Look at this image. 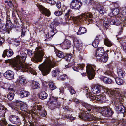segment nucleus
<instances>
[{"instance_id":"f257e3e1","label":"nucleus","mask_w":126,"mask_h":126,"mask_svg":"<svg viewBox=\"0 0 126 126\" xmlns=\"http://www.w3.org/2000/svg\"><path fill=\"white\" fill-rule=\"evenodd\" d=\"M26 57V54L23 53L20 56H17L14 59L12 60H7L5 61L6 63L12 62L13 65L14 67L17 69H21L23 72L29 71L33 75H36L37 73L33 68L24 63Z\"/></svg>"},{"instance_id":"f03ea898","label":"nucleus","mask_w":126,"mask_h":126,"mask_svg":"<svg viewBox=\"0 0 126 126\" xmlns=\"http://www.w3.org/2000/svg\"><path fill=\"white\" fill-rule=\"evenodd\" d=\"M55 66V63L52 58L48 57L46 58L43 62L39 65L38 68L43 75H47L50 72L51 68Z\"/></svg>"},{"instance_id":"7ed1b4c3","label":"nucleus","mask_w":126,"mask_h":126,"mask_svg":"<svg viewBox=\"0 0 126 126\" xmlns=\"http://www.w3.org/2000/svg\"><path fill=\"white\" fill-rule=\"evenodd\" d=\"M40 48V47H37L36 48L37 51L34 53V55H33V53L31 50H28L27 53L29 55L30 57H32L33 59L36 62H40L41 60L42 57L43 56L44 53L41 50H39Z\"/></svg>"},{"instance_id":"20e7f679","label":"nucleus","mask_w":126,"mask_h":126,"mask_svg":"<svg viewBox=\"0 0 126 126\" xmlns=\"http://www.w3.org/2000/svg\"><path fill=\"white\" fill-rule=\"evenodd\" d=\"M81 105L84 107L86 109V111H84V112H85V113H83V114H82L81 116V117L83 118L86 117L87 120L88 121H91L92 120H95L96 119V118L94 116L93 114H92V116H88L89 115L88 113L87 112V111L90 112L91 111V109H92L93 108V106L91 105L90 104L86 103L84 102H82ZM91 114H90L91 115Z\"/></svg>"},{"instance_id":"39448f33","label":"nucleus","mask_w":126,"mask_h":126,"mask_svg":"<svg viewBox=\"0 0 126 126\" xmlns=\"http://www.w3.org/2000/svg\"><path fill=\"white\" fill-rule=\"evenodd\" d=\"M88 88L86 87L85 88V90L86 92L87 97L88 98H90L91 100H95L97 102L99 103H101L103 101H104L106 99V97L104 96L103 94H102L101 95H99L95 96L94 95L92 94L90 92H88Z\"/></svg>"},{"instance_id":"423d86ee","label":"nucleus","mask_w":126,"mask_h":126,"mask_svg":"<svg viewBox=\"0 0 126 126\" xmlns=\"http://www.w3.org/2000/svg\"><path fill=\"white\" fill-rule=\"evenodd\" d=\"M93 16V15L90 13H85L75 18L74 20V22L75 23H79L82 19H84L85 20L87 21L89 23H92Z\"/></svg>"},{"instance_id":"0eeeda50","label":"nucleus","mask_w":126,"mask_h":126,"mask_svg":"<svg viewBox=\"0 0 126 126\" xmlns=\"http://www.w3.org/2000/svg\"><path fill=\"white\" fill-rule=\"evenodd\" d=\"M121 91L118 89H116L115 90H109L108 91L109 96L112 98V99L115 101L116 100L118 101L120 98L121 94Z\"/></svg>"},{"instance_id":"6e6552de","label":"nucleus","mask_w":126,"mask_h":126,"mask_svg":"<svg viewBox=\"0 0 126 126\" xmlns=\"http://www.w3.org/2000/svg\"><path fill=\"white\" fill-rule=\"evenodd\" d=\"M96 66L94 65L89 64L86 67V71L90 80L94 78L95 75Z\"/></svg>"},{"instance_id":"1a4fd4ad","label":"nucleus","mask_w":126,"mask_h":126,"mask_svg":"<svg viewBox=\"0 0 126 126\" xmlns=\"http://www.w3.org/2000/svg\"><path fill=\"white\" fill-rule=\"evenodd\" d=\"M100 110L101 114L105 117H111L114 113L112 110L109 106L102 107Z\"/></svg>"},{"instance_id":"9d476101","label":"nucleus","mask_w":126,"mask_h":126,"mask_svg":"<svg viewBox=\"0 0 126 126\" xmlns=\"http://www.w3.org/2000/svg\"><path fill=\"white\" fill-rule=\"evenodd\" d=\"M82 3L80 0H72L70 4V7L74 10H79L82 5Z\"/></svg>"},{"instance_id":"9b49d317","label":"nucleus","mask_w":126,"mask_h":126,"mask_svg":"<svg viewBox=\"0 0 126 126\" xmlns=\"http://www.w3.org/2000/svg\"><path fill=\"white\" fill-rule=\"evenodd\" d=\"M33 111L35 112H33L35 114H36V112H38L39 114L42 116L44 117L46 115V113L44 111V109L40 105H37L34 107L33 109Z\"/></svg>"},{"instance_id":"f8f14e48","label":"nucleus","mask_w":126,"mask_h":126,"mask_svg":"<svg viewBox=\"0 0 126 126\" xmlns=\"http://www.w3.org/2000/svg\"><path fill=\"white\" fill-rule=\"evenodd\" d=\"M57 98L53 96H51L49 98V102L51 106L54 108H59L60 105V102L57 100Z\"/></svg>"},{"instance_id":"ddd939ff","label":"nucleus","mask_w":126,"mask_h":126,"mask_svg":"<svg viewBox=\"0 0 126 126\" xmlns=\"http://www.w3.org/2000/svg\"><path fill=\"white\" fill-rule=\"evenodd\" d=\"M38 8L41 12L43 14L45 15V16H49L50 14V12L49 11L44 8L42 5H39L38 6Z\"/></svg>"},{"instance_id":"4468645a","label":"nucleus","mask_w":126,"mask_h":126,"mask_svg":"<svg viewBox=\"0 0 126 126\" xmlns=\"http://www.w3.org/2000/svg\"><path fill=\"white\" fill-rule=\"evenodd\" d=\"M4 76L6 79H12L14 77V72L10 70H8L4 74Z\"/></svg>"},{"instance_id":"2eb2a0df","label":"nucleus","mask_w":126,"mask_h":126,"mask_svg":"<svg viewBox=\"0 0 126 126\" xmlns=\"http://www.w3.org/2000/svg\"><path fill=\"white\" fill-rule=\"evenodd\" d=\"M10 121L13 123L16 124H19L20 123L19 118L18 116L11 115L10 117Z\"/></svg>"},{"instance_id":"dca6fc26","label":"nucleus","mask_w":126,"mask_h":126,"mask_svg":"<svg viewBox=\"0 0 126 126\" xmlns=\"http://www.w3.org/2000/svg\"><path fill=\"white\" fill-rule=\"evenodd\" d=\"M102 89V87L101 86L97 85L95 86L93 88H92V91L94 94H96L99 93Z\"/></svg>"},{"instance_id":"f3484780","label":"nucleus","mask_w":126,"mask_h":126,"mask_svg":"<svg viewBox=\"0 0 126 126\" xmlns=\"http://www.w3.org/2000/svg\"><path fill=\"white\" fill-rule=\"evenodd\" d=\"M13 51L11 49L9 50H6L4 51L3 55V57H5L6 56L7 57H9L11 56L13 54Z\"/></svg>"},{"instance_id":"a211bd4d","label":"nucleus","mask_w":126,"mask_h":126,"mask_svg":"<svg viewBox=\"0 0 126 126\" xmlns=\"http://www.w3.org/2000/svg\"><path fill=\"white\" fill-rule=\"evenodd\" d=\"M104 50L103 47L99 48L97 49L96 53V57H100L104 55Z\"/></svg>"},{"instance_id":"6ab92c4d","label":"nucleus","mask_w":126,"mask_h":126,"mask_svg":"<svg viewBox=\"0 0 126 126\" xmlns=\"http://www.w3.org/2000/svg\"><path fill=\"white\" fill-rule=\"evenodd\" d=\"M100 79L101 80H102V81L106 84H111L112 82L111 79L106 77H104L103 78H101Z\"/></svg>"},{"instance_id":"aec40b11","label":"nucleus","mask_w":126,"mask_h":126,"mask_svg":"<svg viewBox=\"0 0 126 126\" xmlns=\"http://www.w3.org/2000/svg\"><path fill=\"white\" fill-rule=\"evenodd\" d=\"M110 23L111 24L118 26L120 24V22L115 18H114L113 19L110 21Z\"/></svg>"},{"instance_id":"412c9836","label":"nucleus","mask_w":126,"mask_h":126,"mask_svg":"<svg viewBox=\"0 0 126 126\" xmlns=\"http://www.w3.org/2000/svg\"><path fill=\"white\" fill-rule=\"evenodd\" d=\"M86 29L84 27H80L79 28L77 34L78 35H81L86 33Z\"/></svg>"},{"instance_id":"4be33fe9","label":"nucleus","mask_w":126,"mask_h":126,"mask_svg":"<svg viewBox=\"0 0 126 126\" xmlns=\"http://www.w3.org/2000/svg\"><path fill=\"white\" fill-rule=\"evenodd\" d=\"M29 94V93L28 92L24 90L21 91L20 93V95L21 98L27 97Z\"/></svg>"},{"instance_id":"5701e85b","label":"nucleus","mask_w":126,"mask_h":126,"mask_svg":"<svg viewBox=\"0 0 126 126\" xmlns=\"http://www.w3.org/2000/svg\"><path fill=\"white\" fill-rule=\"evenodd\" d=\"M48 96L47 94L44 91L42 92L39 94V98L42 100L47 98Z\"/></svg>"},{"instance_id":"b1692460","label":"nucleus","mask_w":126,"mask_h":126,"mask_svg":"<svg viewBox=\"0 0 126 126\" xmlns=\"http://www.w3.org/2000/svg\"><path fill=\"white\" fill-rule=\"evenodd\" d=\"M99 42V40L98 38L97 37L95 40L92 43V45L95 48L97 47Z\"/></svg>"},{"instance_id":"393cba45","label":"nucleus","mask_w":126,"mask_h":126,"mask_svg":"<svg viewBox=\"0 0 126 126\" xmlns=\"http://www.w3.org/2000/svg\"><path fill=\"white\" fill-rule=\"evenodd\" d=\"M84 65L83 64H79L78 66L73 67V70L76 71H79V70L80 69L83 70V67Z\"/></svg>"},{"instance_id":"a878e982","label":"nucleus","mask_w":126,"mask_h":126,"mask_svg":"<svg viewBox=\"0 0 126 126\" xmlns=\"http://www.w3.org/2000/svg\"><path fill=\"white\" fill-rule=\"evenodd\" d=\"M58 80H64L66 78L67 76L66 75H63L62 73L61 72H59V74L58 75Z\"/></svg>"},{"instance_id":"bb28decb","label":"nucleus","mask_w":126,"mask_h":126,"mask_svg":"<svg viewBox=\"0 0 126 126\" xmlns=\"http://www.w3.org/2000/svg\"><path fill=\"white\" fill-rule=\"evenodd\" d=\"M117 73L118 76L120 78H122L125 76L124 72L121 69H117Z\"/></svg>"},{"instance_id":"cd10ccee","label":"nucleus","mask_w":126,"mask_h":126,"mask_svg":"<svg viewBox=\"0 0 126 126\" xmlns=\"http://www.w3.org/2000/svg\"><path fill=\"white\" fill-rule=\"evenodd\" d=\"M20 109L23 111L26 112L28 110L27 105L25 103H22L21 104Z\"/></svg>"},{"instance_id":"c85d7f7f","label":"nucleus","mask_w":126,"mask_h":126,"mask_svg":"<svg viewBox=\"0 0 126 126\" xmlns=\"http://www.w3.org/2000/svg\"><path fill=\"white\" fill-rule=\"evenodd\" d=\"M56 55L59 57L63 58H64L65 56V54L61 51H57L56 52Z\"/></svg>"},{"instance_id":"c756f323","label":"nucleus","mask_w":126,"mask_h":126,"mask_svg":"<svg viewBox=\"0 0 126 126\" xmlns=\"http://www.w3.org/2000/svg\"><path fill=\"white\" fill-rule=\"evenodd\" d=\"M116 107L117 109V110L119 111L120 112L123 113L124 112L125 108L123 106L120 105V106H116Z\"/></svg>"},{"instance_id":"7c9ffc66","label":"nucleus","mask_w":126,"mask_h":126,"mask_svg":"<svg viewBox=\"0 0 126 126\" xmlns=\"http://www.w3.org/2000/svg\"><path fill=\"white\" fill-rule=\"evenodd\" d=\"M100 58H97L98 59H99V61L103 62H105L107 60V57L106 55H103L102 56L100 57Z\"/></svg>"},{"instance_id":"2f4dec72","label":"nucleus","mask_w":126,"mask_h":126,"mask_svg":"<svg viewBox=\"0 0 126 126\" xmlns=\"http://www.w3.org/2000/svg\"><path fill=\"white\" fill-rule=\"evenodd\" d=\"M97 9L100 13L102 14H104L106 11L104 9V7L102 6H100L98 7Z\"/></svg>"},{"instance_id":"473e14b6","label":"nucleus","mask_w":126,"mask_h":126,"mask_svg":"<svg viewBox=\"0 0 126 126\" xmlns=\"http://www.w3.org/2000/svg\"><path fill=\"white\" fill-rule=\"evenodd\" d=\"M115 81L116 83L119 85H122L123 83V80L120 78H116Z\"/></svg>"},{"instance_id":"72a5a7b5","label":"nucleus","mask_w":126,"mask_h":126,"mask_svg":"<svg viewBox=\"0 0 126 126\" xmlns=\"http://www.w3.org/2000/svg\"><path fill=\"white\" fill-rule=\"evenodd\" d=\"M104 44L108 47H110L112 45V43L109 40L105 39L104 41Z\"/></svg>"},{"instance_id":"f704fd0d","label":"nucleus","mask_w":126,"mask_h":126,"mask_svg":"<svg viewBox=\"0 0 126 126\" xmlns=\"http://www.w3.org/2000/svg\"><path fill=\"white\" fill-rule=\"evenodd\" d=\"M74 43L75 45L77 48H79L82 47V44L81 43H79L78 40H77V41L74 40Z\"/></svg>"},{"instance_id":"c9c22d12","label":"nucleus","mask_w":126,"mask_h":126,"mask_svg":"<svg viewBox=\"0 0 126 126\" xmlns=\"http://www.w3.org/2000/svg\"><path fill=\"white\" fill-rule=\"evenodd\" d=\"M20 78L19 82L20 83L25 84L26 83V79L24 77L22 76L20 77Z\"/></svg>"},{"instance_id":"e433bc0d","label":"nucleus","mask_w":126,"mask_h":126,"mask_svg":"<svg viewBox=\"0 0 126 126\" xmlns=\"http://www.w3.org/2000/svg\"><path fill=\"white\" fill-rule=\"evenodd\" d=\"M48 85L50 88L51 90H54L56 88V87L52 82H50L49 83Z\"/></svg>"},{"instance_id":"4c0bfd02","label":"nucleus","mask_w":126,"mask_h":126,"mask_svg":"<svg viewBox=\"0 0 126 126\" xmlns=\"http://www.w3.org/2000/svg\"><path fill=\"white\" fill-rule=\"evenodd\" d=\"M57 70H53L52 72V75L53 76L56 77V76H57L59 74V72H60Z\"/></svg>"},{"instance_id":"58836bf2","label":"nucleus","mask_w":126,"mask_h":126,"mask_svg":"<svg viewBox=\"0 0 126 126\" xmlns=\"http://www.w3.org/2000/svg\"><path fill=\"white\" fill-rule=\"evenodd\" d=\"M14 94L13 93H10L8 94L7 96L8 99L10 100H12L14 98Z\"/></svg>"},{"instance_id":"ea45409f","label":"nucleus","mask_w":126,"mask_h":126,"mask_svg":"<svg viewBox=\"0 0 126 126\" xmlns=\"http://www.w3.org/2000/svg\"><path fill=\"white\" fill-rule=\"evenodd\" d=\"M72 57V54H65V57L64 58L67 61H69Z\"/></svg>"},{"instance_id":"a19ab883","label":"nucleus","mask_w":126,"mask_h":126,"mask_svg":"<svg viewBox=\"0 0 126 126\" xmlns=\"http://www.w3.org/2000/svg\"><path fill=\"white\" fill-rule=\"evenodd\" d=\"M32 86L34 89H35L39 88L40 85L38 83L35 82L33 83Z\"/></svg>"},{"instance_id":"79ce46f5","label":"nucleus","mask_w":126,"mask_h":126,"mask_svg":"<svg viewBox=\"0 0 126 126\" xmlns=\"http://www.w3.org/2000/svg\"><path fill=\"white\" fill-rule=\"evenodd\" d=\"M5 27L7 29L10 30L13 27V24L12 23H11L8 25H5Z\"/></svg>"},{"instance_id":"37998d69","label":"nucleus","mask_w":126,"mask_h":126,"mask_svg":"<svg viewBox=\"0 0 126 126\" xmlns=\"http://www.w3.org/2000/svg\"><path fill=\"white\" fill-rule=\"evenodd\" d=\"M66 116L67 119H69L71 120H74L75 119V117H73L70 115L69 114H67L66 115Z\"/></svg>"},{"instance_id":"c03bdc74","label":"nucleus","mask_w":126,"mask_h":126,"mask_svg":"<svg viewBox=\"0 0 126 126\" xmlns=\"http://www.w3.org/2000/svg\"><path fill=\"white\" fill-rule=\"evenodd\" d=\"M104 74L105 75L112 76L113 72L110 71H107L104 72Z\"/></svg>"},{"instance_id":"a18cd8bd","label":"nucleus","mask_w":126,"mask_h":126,"mask_svg":"<svg viewBox=\"0 0 126 126\" xmlns=\"http://www.w3.org/2000/svg\"><path fill=\"white\" fill-rule=\"evenodd\" d=\"M64 44L66 46L68 47H70L71 46V43L70 41H69L67 40L66 42H64Z\"/></svg>"},{"instance_id":"49530a36","label":"nucleus","mask_w":126,"mask_h":126,"mask_svg":"<svg viewBox=\"0 0 126 126\" xmlns=\"http://www.w3.org/2000/svg\"><path fill=\"white\" fill-rule=\"evenodd\" d=\"M55 33L54 32V29L52 30L49 32V35H50V37H53L55 34Z\"/></svg>"},{"instance_id":"de8ad7c7","label":"nucleus","mask_w":126,"mask_h":126,"mask_svg":"<svg viewBox=\"0 0 126 126\" xmlns=\"http://www.w3.org/2000/svg\"><path fill=\"white\" fill-rule=\"evenodd\" d=\"M112 13L113 15H116L119 13L118 10L116 9H114L112 11Z\"/></svg>"},{"instance_id":"09e8293b","label":"nucleus","mask_w":126,"mask_h":126,"mask_svg":"<svg viewBox=\"0 0 126 126\" xmlns=\"http://www.w3.org/2000/svg\"><path fill=\"white\" fill-rule=\"evenodd\" d=\"M69 91L71 94H75L76 93V92L74 90L73 88L72 87L70 88L69 89Z\"/></svg>"},{"instance_id":"8fccbe9b","label":"nucleus","mask_w":126,"mask_h":126,"mask_svg":"<svg viewBox=\"0 0 126 126\" xmlns=\"http://www.w3.org/2000/svg\"><path fill=\"white\" fill-rule=\"evenodd\" d=\"M65 14L66 16H67L68 15H69L70 14H71L72 15V16L73 14L74 15V14H73V13L72 12V11L71 10H69L68 11L67 13H66Z\"/></svg>"},{"instance_id":"3c124183","label":"nucleus","mask_w":126,"mask_h":126,"mask_svg":"<svg viewBox=\"0 0 126 126\" xmlns=\"http://www.w3.org/2000/svg\"><path fill=\"white\" fill-rule=\"evenodd\" d=\"M62 12L61 11H56L55 12V15L57 16H59L62 14Z\"/></svg>"},{"instance_id":"603ef678","label":"nucleus","mask_w":126,"mask_h":126,"mask_svg":"<svg viewBox=\"0 0 126 126\" xmlns=\"http://www.w3.org/2000/svg\"><path fill=\"white\" fill-rule=\"evenodd\" d=\"M14 41L15 42L14 44L16 45H18L20 43V41L17 40L16 39H15L14 40Z\"/></svg>"},{"instance_id":"864d4df0","label":"nucleus","mask_w":126,"mask_h":126,"mask_svg":"<svg viewBox=\"0 0 126 126\" xmlns=\"http://www.w3.org/2000/svg\"><path fill=\"white\" fill-rule=\"evenodd\" d=\"M56 6L58 8H60L61 7V3L59 1H58L57 2V3L56 4Z\"/></svg>"},{"instance_id":"5fc2aeb1","label":"nucleus","mask_w":126,"mask_h":126,"mask_svg":"<svg viewBox=\"0 0 126 126\" xmlns=\"http://www.w3.org/2000/svg\"><path fill=\"white\" fill-rule=\"evenodd\" d=\"M64 109L67 111H70L71 110V108H69L68 106H66L64 108Z\"/></svg>"},{"instance_id":"6e6d98bb","label":"nucleus","mask_w":126,"mask_h":126,"mask_svg":"<svg viewBox=\"0 0 126 126\" xmlns=\"http://www.w3.org/2000/svg\"><path fill=\"white\" fill-rule=\"evenodd\" d=\"M126 10L125 9H124L122 10L121 12V14L123 15V16H125L126 15Z\"/></svg>"},{"instance_id":"4d7b16f0","label":"nucleus","mask_w":126,"mask_h":126,"mask_svg":"<svg viewBox=\"0 0 126 126\" xmlns=\"http://www.w3.org/2000/svg\"><path fill=\"white\" fill-rule=\"evenodd\" d=\"M17 14V13L16 11H13L12 13V16L13 17H16V15Z\"/></svg>"},{"instance_id":"13d9d810","label":"nucleus","mask_w":126,"mask_h":126,"mask_svg":"<svg viewBox=\"0 0 126 126\" xmlns=\"http://www.w3.org/2000/svg\"><path fill=\"white\" fill-rule=\"evenodd\" d=\"M4 106L0 104V111L3 110L4 109Z\"/></svg>"},{"instance_id":"bf43d9fd","label":"nucleus","mask_w":126,"mask_h":126,"mask_svg":"<svg viewBox=\"0 0 126 126\" xmlns=\"http://www.w3.org/2000/svg\"><path fill=\"white\" fill-rule=\"evenodd\" d=\"M95 124L92 123L91 124H88L84 126H94Z\"/></svg>"},{"instance_id":"052dcab7","label":"nucleus","mask_w":126,"mask_h":126,"mask_svg":"<svg viewBox=\"0 0 126 126\" xmlns=\"http://www.w3.org/2000/svg\"><path fill=\"white\" fill-rule=\"evenodd\" d=\"M46 36L47 38L48 39H51V38L52 37H50V35H49V33L46 35Z\"/></svg>"},{"instance_id":"680f3d73","label":"nucleus","mask_w":126,"mask_h":126,"mask_svg":"<svg viewBox=\"0 0 126 126\" xmlns=\"http://www.w3.org/2000/svg\"><path fill=\"white\" fill-rule=\"evenodd\" d=\"M11 23H12L11 22L10 20H7L6 21V25H8L9 24H11Z\"/></svg>"},{"instance_id":"e2e57ef3","label":"nucleus","mask_w":126,"mask_h":126,"mask_svg":"<svg viewBox=\"0 0 126 126\" xmlns=\"http://www.w3.org/2000/svg\"><path fill=\"white\" fill-rule=\"evenodd\" d=\"M22 32L21 33V36H24L25 35V31H23V29H22Z\"/></svg>"},{"instance_id":"0e129e2a","label":"nucleus","mask_w":126,"mask_h":126,"mask_svg":"<svg viewBox=\"0 0 126 126\" xmlns=\"http://www.w3.org/2000/svg\"><path fill=\"white\" fill-rule=\"evenodd\" d=\"M8 5H9L10 7L12 6H13L12 1H10L8 4Z\"/></svg>"},{"instance_id":"69168bd1","label":"nucleus","mask_w":126,"mask_h":126,"mask_svg":"<svg viewBox=\"0 0 126 126\" xmlns=\"http://www.w3.org/2000/svg\"><path fill=\"white\" fill-rule=\"evenodd\" d=\"M48 2V3H52V1H53V0H46Z\"/></svg>"},{"instance_id":"338daca9","label":"nucleus","mask_w":126,"mask_h":126,"mask_svg":"<svg viewBox=\"0 0 126 126\" xmlns=\"http://www.w3.org/2000/svg\"><path fill=\"white\" fill-rule=\"evenodd\" d=\"M123 48L124 49L126 50V43L125 44V45H124L123 46Z\"/></svg>"},{"instance_id":"774afa93","label":"nucleus","mask_w":126,"mask_h":126,"mask_svg":"<svg viewBox=\"0 0 126 126\" xmlns=\"http://www.w3.org/2000/svg\"><path fill=\"white\" fill-rule=\"evenodd\" d=\"M124 25L125 26H126V19H125V20L124 21Z\"/></svg>"}]
</instances>
